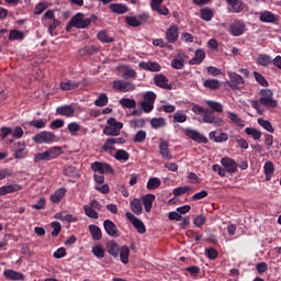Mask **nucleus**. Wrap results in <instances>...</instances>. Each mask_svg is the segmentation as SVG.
Here are the masks:
<instances>
[{
	"mask_svg": "<svg viewBox=\"0 0 281 281\" xmlns=\"http://www.w3.org/2000/svg\"><path fill=\"white\" fill-rule=\"evenodd\" d=\"M91 25V20L89 18H85V13H77L75 14L69 23L66 25V31L71 32L72 27H77V30H86Z\"/></svg>",
	"mask_w": 281,
	"mask_h": 281,
	"instance_id": "obj_1",
	"label": "nucleus"
},
{
	"mask_svg": "<svg viewBox=\"0 0 281 281\" xmlns=\"http://www.w3.org/2000/svg\"><path fill=\"white\" fill-rule=\"evenodd\" d=\"M260 104L266 106V109H277L278 100L273 99V91L271 89H262L260 91Z\"/></svg>",
	"mask_w": 281,
	"mask_h": 281,
	"instance_id": "obj_2",
	"label": "nucleus"
},
{
	"mask_svg": "<svg viewBox=\"0 0 281 281\" xmlns=\"http://www.w3.org/2000/svg\"><path fill=\"white\" fill-rule=\"evenodd\" d=\"M60 147H52L44 153H38L34 156V164H38L40 161H52V159H56L60 155Z\"/></svg>",
	"mask_w": 281,
	"mask_h": 281,
	"instance_id": "obj_3",
	"label": "nucleus"
},
{
	"mask_svg": "<svg viewBox=\"0 0 281 281\" xmlns=\"http://www.w3.org/2000/svg\"><path fill=\"white\" fill-rule=\"evenodd\" d=\"M83 211L88 218H94L95 221H98V218H100V215L97 212H102V205L100 202H98V200H91L90 205H83Z\"/></svg>",
	"mask_w": 281,
	"mask_h": 281,
	"instance_id": "obj_4",
	"label": "nucleus"
},
{
	"mask_svg": "<svg viewBox=\"0 0 281 281\" xmlns=\"http://www.w3.org/2000/svg\"><path fill=\"white\" fill-rule=\"evenodd\" d=\"M91 170L99 175H115V169L108 162L94 161L91 164Z\"/></svg>",
	"mask_w": 281,
	"mask_h": 281,
	"instance_id": "obj_5",
	"label": "nucleus"
},
{
	"mask_svg": "<svg viewBox=\"0 0 281 281\" xmlns=\"http://www.w3.org/2000/svg\"><path fill=\"white\" fill-rule=\"evenodd\" d=\"M35 144H54L56 142V134L52 132H41L33 137Z\"/></svg>",
	"mask_w": 281,
	"mask_h": 281,
	"instance_id": "obj_6",
	"label": "nucleus"
},
{
	"mask_svg": "<svg viewBox=\"0 0 281 281\" xmlns=\"http://www.w3.org/2000/svg\"><path fill=\"white\" fill-rule=\"evenodd\" d=\"M203 122L205 124H214V126H225V121L216 116V114H214V112L210 110H206V112H204Z\"/></svg>",
	"mask_w": 281,
	"mask_h": 281,
	"instance_id": "obj_7",
	"label": "nucleus"
},
{
	"mask_svg": "<svg viewBox=\"0 0 281 281\" xmlns=\"http://www.w3.org/2000/svg\"><path fill=\"white\" fill-rule=\"evenodd\" d=\"M113 89L121 91L122 93H128L131 91H135V83L124 80H114Z\"/></svg>",
	"mask_w": 281,
	"mask_h": 281,
	"instance_id": "obj_8",
	"label": "nucleus"
},
{
	"mask_svg": "<svg viewBox=\"0 0 281 281\" xmlns=\"http://www.w3.org/2000/svg\"><path fill=\"white\" fill-rule=\"evenodd\" d=\"M183 131H184V135L190 139H192L193 142H198V144H207V137L199 133L196 130L187 127Z\"/></svg>",
	"mask_w": 281,
	"mask_h": 281,
	"instance_id": "obj_9",
	"label": "nucleus"
},
{
	"mask_svg": "<svg viewBox=\"0 0 281 281\" xmlns=\"http://www.w3.org/2000/svg\"><path fill=\"white\" fill-rule=\"evenodd\" d=\"M165 38L168 43L175 44L179 41V25H170L165 33Z\"/></svg>",
	"mask_w": 281,
	"mask_h": 281,
	"instance_id": "obj_10",
	"label": "nucleus"
},
{
	"mask_svg": "<svg viewBox=\"0 0 281 281\" xmlns=\"http://www.w3.org/2000/svg\"><path fill=\"white\" fill-rule=\"evenodd\" d=\"M125 216L130 221V223L134 225L138 234H146V225H144V222H142V220L134 216L131 212H126Z\"/></svg>",
	"mask_w": 281,
	"mask_h": 281,
	"instance_id": "obj_11",
	"label": "nucleus"
},
{
	"mask_svg": "<svg viewBox=\"0 0 281 281\" xmlns=\"http://www.w3.org/2000/svg\"><path fill=\"white\" fill-rule=\"evenodd\" d=\"M221 164L224 167L225 172L234 175L238 170V162L231 157H223Z\"/></svg>",
	"mask_w": 281,
	"mask_h": 281,
	"instance_id": "obj_12",
	"label": "nucleus"
},
{
	"mask_svg": "<svg viewBox=\"0 0 281 281\" xmlns=\"http://www.w3.org/2000/svg\"><path fill=\"white\" fill-rule=\"evenodd\" d=\"M246 25L243 20L233 22L229 26L232 36H243L245 34Z\"/></svg>",
	"mask_w": 281,
	"mask_h": 281,
	"instance_id": "obj_13",
	"label": "nucleus"
},
{
	"mask_svg": "<svg viewBox=\"0 0 281 281\" xmlns=\"http://www.w3.org/2000/svg\"><path fill=\"white\" fill-rule=\"evenodd\" d=\"M186 60H188V55L186 53H177L176 58L171 60L172 69H183V67H186Z\"/></svg>",
	"mask_w": 281,
	"mask_h": 281,
	"instance_id": "obj_14",
	"label": "nucleus"
},
{
	"mask_svg": "<svg viewBox=\"0 0 281 281\" xmlns=\"http://www.w3.org/2000/svg\"><path fill=\"white\" fill-rule=\"evenodd\" d=\"M23 190V187L19 183L5 184L0 187V196H7V194H14Z\"/></svg>",
	"mask_w": 281,
	"mask_h": 281,
	"instance_id": "obj_15",
	"label": "nucleus"
},
{
	"mask_svg": "<svg viewBox=\"0 0 281 281\" xmlns=\"http://www.w3.org/2000/svg\"><path fill=\"white\" fill-rule=\"evenodd\" d=\"M154 82L156 87H159L160 89H166L167 91H172V85L168 83L169 80L165 75H156L154 77Z\"/></svg>",
	"mask_w": 281,
	"mask_h": 281,
	"instance_id": "obj_16",
	"label": "nucleus"
},
{
	"mask_svg": "<svg viewBox=\"0 0 281 281\" xmlns=\"http://www.w3.org/2000/svg\"><path fill=\"white\" fill-rule=\"evenodd\" d=\"M103 226L108 236H111L112 238H120V233H117V225H115L113 221L105 220L103 222Z\"/></svg>",
	"mask_w": 281,
	"mask_h": 281,
	"instance_id": "obj_17",
	"label": "nucleus"
},
{
	"mask_svg": "<svg viewBox=\"0 0 281 281\" xmlns=\"http://www.w3.org/2000/svg\"><path fill=\"white\" fill-rule=\"evenodd\" d=\"M228 77L231 80V87L233 89H243V85H245V79L243 76L236 72H228Z\"/></svg>",
	"mask_w": 281,
	"mask_h": 281,
	"instance_id": "obj_18",
	"label": "nucleus"
},
{
	"mask_svg": "<svg viewBox=\"0 0 281 281\" xmlns=\"http://www.w3.org/2000/svg\"><path fill=\"white\" fill-rule=\"evenodd\" d=\"M228 3V12H233L234 14H240L245 10V3L238 0H226Z\"/></svg>",
	"mask_w": 281,
	"mask_h": 281,
	"instance_id": "obj_19",
	"label": "nucleus"
},
{
	"mask_svg": "<svg viewBox=\"0 0 281 281\" xmlns=\"http://www.w3.org/2000/svg\"><path fill=\"white\" fill-rule=\"evenodd\" d=\"M57 115H63L64 117H74L76 114V108L74 104L63 105L56 109Z\"/></svg>",
	"mask_w": 281,
	"mask_h": 281,
	"instance_id": "obj_20",
	"label": "nucleus"
},
{
	"mask_svg": "<svg viewBox=\"0 0 281 281\" xmlns=\"http://www.w3.org/2000/svg\"><path fill=\"white\" fill-rule=\"evenodd\" d=\"M169 147H170V144H168L167 140L160 142V145H159L160 156L162 157V159H167L168 161L172 159V153H170Z\"/></svg>",
	"mask_w": 281,
	"mask_h": 281,
	"instance_id": "obj_21",
	"label": "nucleus"
},
{
	"mask_svg": "<svg viewBox=\"0 0 281 281\" xmlns=\"http://www.w3.org/2000/svg\"><path fill=\"white\" fill-rule=\"evenodd\" d=\"M106 249L110 256H113V258H117L120 256L122 247H120V244L117 241L111 240L106 244Z\"/></svg>",
	"mask_w": 281,
	"mask_h": 281,
	"instance_id": "obj_22",
	"label": "nucleus"
},
{
	"mask_svg": "<svg viewBox=\"0 0 281 281\" xmlns=\"http://www.w3.org/2000/svg\"><path fill=\"white\" fill-rule=\"evenodd\" d=\"M130 207L134 214L137 216H140V214L144 212V207L142 206V200L134 198L130 202Z\"/></svg>",
	"mask_w": 281,
	"mask_h": 281,
	"instance_id": "obj_23",
	"label": "nucleus"
},
{
	"mask_svg": "<svg viewBox=\"0 0 281 281\" xmlns=\"http://www.w3.org/2000/svg\"><path fill=\"white\" fill-rule=\"evenodd\" d=\"M122 128H124V124H117L116 127L105 126L103 130V134L112 137H117L120 135Z\"/></svg>",
	"mask_w": 281,
	"mask_h": 281,
	"instance_id": "obj_24",
	"label": "nucleus"
},
{
	"mask_svg": "<svg viewBox=\"0 0 281 281\" xmlns=\"http://www.w3.org/2000/svg\"><path fill=\"white\" fill-rule=\"evenodd\" d=\"M205 60V50L198 48L194 53V57L190 59V65H201Z\"/></svg>",
	"mask_w": 281,
	"mask_h": 281,
	"instance_id": "obj_25",
	"label": "nucleus"
},
{
	"mask_svg": "<svg viewBox=\"0 0 281 281\" xmlns=\"http://www.w3.org/2000/svg\"><path fill=\"white\" fill-rule=\"evenodd\" d=\"M259 20H260L262 23H277V21H278V15L273 14L271 11H263V12L260 14Z\"/></svg>",
	"mask_w": 281,
	"mask_h": 281,
	"instance_id": "obj_26",
	"label": "nucleus"
},
{
	"mask_svg": "<svg viewBox=\"0 0 281 281\" xmlns=\"http://www.w3.org/2000/svg\"><path fill=\"white\" fill-rule=\"evenodd\" d=\"M3 276L4 278H7V280H14V281L25 280V276L23 273L14 270H4Z\"/></svg>",
	"mask_w": 281,
	"mask_h": 281,
	"instance_id": "obj_27",
	"label": "nucleus"
},
{
	"mask_svg": "<svg viewBox=\"0 0 281 281\" xmlns=\"http://www.w3.org/2000/svg\"><path fill=\"white\" fill-rule=\"evenodd\" d=\"M109 8L114 14H126L128 12V5L124 3H111Z\"/></svg>",
	"mask_w": 281,
	"mask_h": 281,
	"instance_id": "obj_28",
	"label": "nucleus"
},
{
	"mask_svg": "<svg viewBox=\"0 0 281 281\" xmlns=\"http://www.w3.org/2000/svg\"><path fill=\"white\" fill-rule=\"evenodd\" d=\"M67 194V189L59 188L57 191L54 192V194L50 195L52 203H60L63 199H65V195Z\"/></svg>",
	"mask_w": 281,
	"mask_h": 281,
	"instance_id": "obj_29",
	"label": "nucleus"
},
{
	"mask_svg": "<svg viewBox=\"0 0 281 281\" xmlns=\"http://www.w3.org/2000/svg\"><path fill=\"white\" fill-rule=\"evenodd\" d=\"M138 67H140V69H145V71H161V66L158 63L142 61Z\"/></svg>",
	"mask_w": 281,
	"mask_h": 281,
	"instance_id": "obj_30",
	"label": "nucleus"
},
{
	"mask_svg": "<svg viewBox=\"0 0 281 281\" xmlns=\"http://www.w3.org/2000/svg\"><path fill=\"white\" fill-rule=\"evenodd\" d=\"M80 87V82L76 80L63 81L60 83L61 91H74Z\"/></svg>",
	"mask_w": 281,
	"mask_h": 281,
	"instance_id": "obj_31",
	"label": "nucleus"
},
{
	"mask_svg": "<svg viewBox=\"0 0 281 281\" xmlns=\"http://www.w3.org/2000/svg\"><path fill=\"white\" fill-rule=\"evenodd\" d=\"M272 63H273V59L271 58V56L267 54H260L256 59V64L259 65L260 67H269V65H271Z\"/></svg>",
	"mask_w": 281,
	"mask_h": 281,
	"instance_id": "obj_32",
	"label": "nucleus"
},
{
	"mask_svg": "<svg viewBox=\"0 0 281 281\" xmlns=\"http://www.w3.org/2000/svg\"><path fill=\"white\" fill-rule=\"evenodd\" d=\"M155 194H146L143 196V205L145 207V212H150L153 210V203L155 202Z\"/></svg>",
	"mask_w": 281,
	"mask_h": 281,
	"instance_id": "obj_33",
	"label": "nucleus"
},
{
	"mask_svg": "<svg viewBox=\"0 0 281 281\" xmlns=\"http://www.w3.org/2000/svg\"><path fill=\"white\" fill-rule=\"evenodd\" d=\"M25 142H18L13 145V150L15 153V159H23V151L25 150Z\"/></svg>",
	"mask_w": 281,
	"mask_h": 281,
	"instance_id": "obj_34",
	"label": "nucleus"
},
{
	"mask_svg": "<svg viewBox=\"0 0 281 281\" xmlns=\"http://www.w3.org/2000/svg\"><path fill=\"white\" fill-rule=\"evenodd\" d=\"M203 87H205V89L216 91V89H221V81L218 79H206L203 82Z\"/></svg>",
	"mask_w": 281,
	"mask_h": 281,
	"instance_id": "obj_35",
	"label": "nucleus"
},
{
	"mask_svg": "<svg viewBox=\"0 0 281 281\" xmlns=\"http://www.w3.org/2000/svg\"><path fill=\"white\" fill-rule=\"evenodd\" d=\"M89 232L93 240H102V229L98 225H89Z\"/></svg>",
	"mask_w": 281,
	"mask_h": 281,
	"instance_id": "obj_36",
	"label": "nucleus"
},
{
	"mask_svg": "<svg viewBox=\"0 0 281 281\" xmlns=\"http://www.w3.org/2000/svg\"><path fill=\"white\" fill-rule=\"evenodd\" d=\"M119 254H120L121 262H123V265H128V256H131V248L124 245L121 247V250L119 251Z\"/></svg>",
	"mask_w": 281,
	"mask_h": 281,
	"instance_id": "obj_37",
	"label": "nucleus"
},
{
	"mask_svg": "<svg viewBox=\"0 0 281 281\" xmlns=\"http://www.w3.org/2000/svg\"><path fill=\"white\" fill-rule=\"evenodd\" d=\"M119 104H121L123 109H136L137 101H135V99L122 98L119 101Z\"/></svg>",
	"mask_w": 281,
	"mask_h": 281,
	"instance_id": "obj_38",
	"label": "nucleus"
},
{
	"mask_svg": "<svg viewBox=\"0 0 281 281\" xmlns=\"http://www.w3.org/2000/svg\"><path fill=\"white\" fill-rule=\"evenodd\" d=\"M200 18L202 21H211L214 19V11L210 8H203L200 10Z\"/></svg>",
	"mask_w": 281,
	"mask_h": 281,
	"instance_id": "obj_39",
	"label": "nucleus"
},
{
	"mask_svg": "<svg viewBox=\"0 0 281 281\" xmlns=\"http://www.w3.org/2000/svg\"><path fill=\"white\" fill-rule=\"evenodd\" d=\"M227 117L231 120V122H233V124H236L237 126H239L240 128H244L245 126V121H243L238 114L234 113V112H227Z\"/></svg>",
	"mask_w": 281,
	"mask_h": 281,
	"instance_id": "obj_40",
	"label": "nucleus"
},
{
	"mask_svg": "<svg viewBox=\"0 0 281 281\" xmlns=\"http://www.w3.org/2000/svg\"><path fill=\"white\" fill-rule=\"evenodd\" d=\"M265 175H266V180L271 181V176L273 172H276V168L273 167V162L267 161L263 166Z\"/></svg>",
	"mask_w": 281,
	"mask_h": 281,
	"instance_id": "obj_41",
	"label": "nucleus"
},
{
	"mask_svg": "<svg viewBox=\"0 0 281 281\" xmlns=\"http://www.w3.org/2000/svg\"><path fill=\"white\" fill-rule=\"evenodd\" d=\"M246 135L252 137V139L258 140L262 137V132L257 130L256 127H246L245 130Z\"/></svg>",
	"mask_w": 281,
	"mask_h": 281,
	"instance_id": "obj_42",
	"label": "nucleus"
},
{
	"mask_svg": "<svg viewBox=\"0 0 281 281\" xmlns=\"http://www.w3.org/2000/svg\"><path fill=\"white\" fill-rule=\"evenodd\" d=\"M25 38V33L19 30H11L9 34V41H23Z\"/></svg>",
	"mask_w": 281,
	"mask_h": 281,
	"instance_id": "obj_43",
	"label": "nucleus"
},
{
	"mask_svg": "<svg viewBox=\"0 0 281 281\" xmlns=\"http://www.w3.org/2000/svg\"><path fill=\"white\" fill-rule=\"evenodd\" d=\"M114 158L116 161H128V159H131V155L124 149H119L116 150Z\"/></svg>",
	"mask_w": 281,
	"mask_h": 281,
	"instance_id": "obj_44",
	"label": "nucleus"
},
{
	"mask_svg": "<svg viewBox=\"0 0 281 281\" xmlns=\"http://www.w3.org/2000/svg\"><path fill=\"white\" fill-rule=\"evenodd\" d=\"M258 124L262 126L265 131H268V133H276V128H273V125L268 120L258 119Z\"/></svg>",
	"mask_w": 281,
	"mask_h": 281,
	"instance_id": "obj_45",
	"label": "nucleus"
},
{
	"mask_svg": "<svg viewBox=\"0 0 281 281\" xmlns=\"http://www.w3.org/2000/svg\"><path fill=\"white\" fill-rule=\"evenodd\" d=\"M256 82H258V85H260L261 87H269V81H267V78H265V76H262V74L258 72V71H254L252 74Z\"/></svg>",
	"mask_w": 281,
	"mask_h": 281,
	"instance_id": "obj_46",
	"label": "nucleus"
},
{
	"mask_svg": "<svg viewBox=\"0 0 281 281\" xmlns=\"http://www.w3.org/2000/svg\"><path fill=\"white\" fill-rule=\"evenodd\" d=\"M29 125L33 126L34 128H45L47 126V119L30 121Z\"/></svg>",
	"mask_w": 281,
	"mask_h": 281,
	"instance_id": "obj_47",
	"label": "nucleus"
},
{
	"mask_svg": "<svg viewBox=\"0 0 281 281\" xmlns=\"http://www.w3.org/2000/svg\"><path fill=\"white\" fill-rule=\"evenodd\" d=\"M207 106L215 113H223V104L216 101H206Z\"/></svg>",
	"mask_w": 281,
	"mask_h": 281,
	"instance_id": "obj_48",
	"label": "nucleus"
},
{
	"mask_svg": "<svg viewBox=\"0 0 281 281\" xmlns=\"http://www.w3.org/2000/svg\"><path fill=\"white\" fill-rule=\"evenodd\" d=\"M161 186V180L159 178H150L147 182V190H157Z\"/></svg>",
	"mask_w": 281,
	"mask_h": 281,
	"instance_id": "obj_49",
	"label": "nucleus"
},
{
	"mask_svg": "<svg viewBox=\"0 0 281 281\" xmlns=\"http://www.w3.org/2000/svg\"><path fill=\"white\" fill-rule=\"evenodd\" d=\"M98 38L101 41V43H113V41H115L113 37L109 36L106 31H100L98 33Z\"/></svg>",
	"mask_w": 281,
	"mask_h": 281,
	"instance_id": "obj_50",
	"label": "nucleus"
},
{
	"mask_svg": "<svg viewBox=\"0 0 281 281\" xmlns=\"http://www.w3.org/2000/svg\"><path fill=\"white\" fill-rule=\"evenodd\" d=\"M94 104L95 106H106L109 104V97H106V93H101L94 101Z\"/></svg>",
	"mask_w": 281,
	"mask_h": 281,
	"instance_id": "obj_51",
	"label": "nucleus"
},
{
	"mask_svg": "<svg viewBox=\"0 0 281 281\" xmlns=\"http://www.w3.org/2000/svg\"><path fill=\"white\" fill-rule=\"evenodd\" d=\"M192 187L186 186L173 189V196H183L187 192H191Z\"/></svg>",
	"mask_w": 281,
	"mask_h": 281,
	"instance_id": "obj_52",
	"label": "nucleus"
},
{
	"mask_svg": "<svg viewBox=\"0 0 281 281\" xmlns=\"http://www.w3.org/2000/svg\"><path fill=\"white\" fill-rule=\"evenodd\" d=\"M153 12H157L160 16H168L170 14V9H168L166 5L160 4L159 7H156L151 9Z\"/></svg>",
	"mask_w": 281,
	"mask_h": 281,
	"instance_id": "obj_53",
	"label": "nucleus"
},
{
	"mask_svg": "<svg viewBox=\"0 0 281 281\" xmlns=\"http://www.w3.org/2000/svg\"><path fill=\"white\" fill-rule=\"evenodd\" d=\"M131 128H144L146 126V121L144 119H136L130 121Z\"/></svg>",
	"mask_w": 281,
	"mask_h": 281,
	"instance_id": "obj_54",
	"label": "nucleus"
},
{
	"mask_svg": "<svg viewBox=\"0 0 281 281\" xmlns=\"http://www.w3.org/2000/svg\"><path fill=\"white\" fill-rule=\"evenodd\" d=\"M146 137H147V134H146V131L144 130H140L138 131L135 136H134V142L136 144H142L144 142H146Z\"/></svg>",
	"mask_w": 281,
	"mask_h": 281,
	"instance_id": "obj_55",
	"label": "nucleus"
},
{
	"mask_svg": "<svg viewBox=\"0 0 281 281\" xmlns=\"http://www.w3.org/2000/svg\"><path fill=\"white\" fill-rule=\"evenodd\" d=\"M151 128H161L166 125V120L162 117L151 119Z\"/></svg>",
	"mask_w": 281,
	"mask_h": 281,
	"instance_id": "obj_56",
	"label": "nucleus"
},
{
	"mask_svg": "<svg viewBox=\"0 0 281 281\" xmlns=\"http://www.w3.org/2000/svg\"><path fill=\"white\" fill-rule=\"evenodd\" d=\"M143 98H144L143 102L155 104V100H157V94L153 91H147Z\"/></svg>",
	"mask_w": 281,
	"mask_h": 281,
	"instance_id": "obj_57",
	"label": "nucleus"
},
{
	"mask_svg": "<svg viewBox=\"0 0 281 281\" xmlns=\"http://www.w3.org/2000/svg\"><path fill=\"white\" fill-rule=\"evenodd\" d=\"M125 21L131 27H139V25H142V22H139V18L137 16H127Z\"/></svg>",
	"mask_w": 281,
	"mask_h": 281,
	"instance_id": "obj_58",
	"label": "nucleus"
},
{
	"mask_svg": "<svg viewBox=\"0 0 281 281\" xmlns=\"http://www.w3.org/2000/svg\"><path fill=\"white\" fill-rule=\"evenodd\" d=\"M123 77L125 80H128V78H137V71L131 67H125V70L123 71Z\"/></svg>",
	"mask_w": 281,
	"mask_h": 281,
	"instance_id": "obj_59",
	"label": "nucleus"
},
{
	"mask_svg": "<svg viewBox=\"0 0 281 281\" xmlns=\"http://www.w3.org/2000/svg\"><path fill=\"white\" fill-rule=\"evenodd\" d=\"M115 144L113 143V138H108L102 146V150L104 153H111V150H115Z\"/></svg>",
	"mask_w": 281,
	"mask_h": 281,
	"instance_id": "obj_60",
	"label": "nucleus"
},
{
	"mask_svg": "<svg viewBox=\"0 0 281 281\" xmlns=\"http://www.w3.org/2000/svg\"><path fill=\"white\" fill-rule=\"evenodd\" d=\"M188 121V115H186L182 112H176L173 115V122H178V124H183L184 122Z\"/></svg>",
	"mask_w": 281,
	"mask_h": 281,
	"instance_id": "obj_61",
	"label": "nucleus"
},
{
	"mask_svg": "<svg viewBox=\"0 0 281 281\" xmlns=\"http://www.w3.org/2000/svg\"><path fill=\"white\" fill-rule=\"evenodd\" d=\"M50 227H53L52 236L56 237L60 232H63V226L59 222H52Z\"/></svg>",
	"mask_w": 281,
	"mask_h": 281,
	"instance_id": "obj_62",
	"label": "nucleus"
},
{
	"mask_svg": "<svg viewBox=\"0 0 281 281\" xmlns=\"http://www.w3.org/2000/svg\"><path fill=\"white\" fill-rule=\"evenodd\" d=\"M68 131L72 136L78 135V132H80V124L72 122L68 124Z\"/></svg>",
	"mask_w": 281,
	"mask_h": 281,
	"instance_id": "obj_63",
	"label": "nucleus"
},
{
	"mask_svg": "<svg viewBox=\"0 0 281 281\" xmlns=\"http://www.w3.org/2000/svg\"><path fill=\"white\" fill-rule=\"evenodd\" d=\"M92 254L95 258H104V248L100 245L92 248Z\"/></svg>",
	"mask_w": 281,
	"mask_h": 281,
	"instance_id": "obj_64",
	"label": "nucleus"
}]
</instances>
